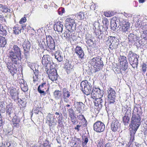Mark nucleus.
Here are the masks:
<instances>
[{"label":"nucleus","instance_id":"obj_54","mask_svg":"<svg viewBox=\"0 0 147 147\" xmlns=\"http://www.w3.org/2000/svg\"><path fill=\"white\" fill-rule=\"evenodd\" d=\"M38 91L41 94L43 95V96H45L46 94V93H45V91H44V90L40 89H38Z\"/></svg>","mask_w":147,"mask_h":147},{"label":"nucleus","instance_id":"obj_29","mask_svg":"<svg viewBox=\"0 0 147 147\" xmlns=\"http://www.w3.org/2000/svg\"><path fill=\"white\" fill-rule=\"evenodd\" d=\"M130 119V117L127 116H124L123 118V123L125 125H127L129 123V122Z\"/></svg>","mask_w":147,"mask_h":147},{"label":"nucleus","instance_id":"obj_43","mask_svg":"<svg viewBox=\"0 0 147 147\" xmlns=\"http://www.w3.org/2000/svg\"><path fill=\"white\" fill-rule=\"evenodd\" d=\"M70 118L71 122L74 125H76L78 123V120L75 116L70 117Z\"/></svg>","mask_w":147,"mask_h":147},{"label":"nucleus","instance_id":"obj_20","mask_svg":"<svg viewBox=\"0 0 147 147\" xmlns=\"http://www.w3.org/2000/svg\"><path fill=\"white\" fill-rule=\"evenodd\" d=\"M13 109L9 108L6 111V116L9 120H11L15 115Z\"/></svg>","mask_w":147,"mask_h":147},{"label":"nucleus","instance_id":"obj_24","mask_svg":"<svg viewBox=\"0 0 147 147\" xmlns=\"http://www.w3.org/2000/svg\"><path fill=\"white\" fill-rule=\"evenodd\" d=\"M12 118L13 119H11L13 123V126L16 127H18L20 122V119L18 118L17 117L16 115Z\"/></svg>","mask_w":147,"mask_h":147},{"label":"nucleus","instance_id":"obj_3","mask_svg":"<svg viewBox=\"0 0 147 147\" xmlns=\"http://www.w3.org/2000/svg\"><path fill=\"white\" fill-rule=\"evenodd\" d=\"M65 22V27L67 30V32L66 31V33L65 32V34H66L65 37L68 41L70 39V30H73L75 29L76 24L74 20L71 18H66Z\"/></svg>","mask_w":147,"mask_h":147},{"label":"nucleus","instance_id":"obj_47","mask_svg":"<svg viewBox=\"0 0 147 147\" xmlns=\"http://www.w3.org/2000/svg\"><path fill=\"white\" fill-rule=\"evenodd\" d=\"M147 65L146 64L144 63L142 65V70L143 72L145 73L146 70L147 68Z\"/></svg>","mask_w":147,"mask_h":147},{"label":"nucleus","instance_id":"obj_60","mask_svg":"<svg viewBox=\"0 0 147 147\" xmlns=\"http://www.w3.org/2000/svg\"><path fill=\"white\" fill-rule=\"evenodd\" d=\"M81 126V125H77L76 127H74L75 129L76 130L78 131L80 130V128Z\"/></svg>","mask_w":147,"mask_h":147},{"label":"nucleus","instance_id":"obj_58","mask_svg":"<svg viewBox=\"0 0 147 147\" xmlns=\"http://www.w3.org/2000/svg\"><path fill=\"white\" fill-rule=\"evenodd\" d=\"M78 141L79 142L77 144L76 142L74 144V147H77L78 146V145H79L80 143H81V141L80 140V139L78 138L77 139Z\"/></svg>","mask_w":147,"mask_h":147},{"label":"nucleus","instance_id":"obj_57","mask_svg":"<svg viewBox=\"0 0 147 147\" xmlns=\"http://www.w3.org/2000/svg\"><path fill=\"white\" fill-rule=\"evenodd\" d=\"M98 27L99 31L100 32H102L104 31V30H105V28L104 29L103 27L102 26H98Z\"/></svg>","mask_w":147,"mask_h":147},{"label":"nucleus","instance_id":"obj_61","mask_svg":"<svg viewBox=\"0 0 147 147\" xmlns=\"http://www.w3.org/2000/svg\"><path fill=\"white\" fill-rule=\"evenodd\" d=\"M70 96V92L69 91H67L66 92H65V96L68 98Z\"/></svg>","mask_w":147,"mask_h":147},{"label":"nucleus","instance_id":"obj_2","mask_svg":"<svg viewBox=\"0 0 147 147\" xmlns=\"http://www.w3.org/2000/svg\"><path fill=\"white\" fill-rule=\"evenodd\" d=\"M9 55L13 63L17 64L19 60L21 59V53L20 49L17 46L14 45L12 51L9 52Z\"/></svg>","mask_w":147,"mask_h":147},{"label":"nucleus","instance_id":"obj_46","mask_svg":"<svg viewBox=\"0 0 147 147\" xmlns=\"http://www.w3.org/2000/svg\"><path fill=\"white\" fill-rule=\"evenodd\" d=\"M55 115H56L57 118H59L58 120V122L60 124L61 123V124H62L61 123L62 121H61V120H62V118L61 117H60L59 113L56 112L55 113Z\"/></svg>","mask_w":147,"mask_h":147},{"label":"nucleus","instance_id":"obj_35","mask_svg":"<svg viewBox=\"0 0 147 147\" xmlns=\"http://www.w3.org/2000/svg\"><path fill=\"white\" fill-rule=\"evenodd\" d=\"M5 27L2 26L0 29V34L3 36H6L7 33L6 28Z\"/></svg>","mask_w":147,"mask_h":147},{"label":"nucleus","instance_id":"obj_26","mask_svg":"<svg viewBox=\"0 0 147 147\" xmlns=\"http://www.w3.org/2000/svg\"><path fill=\"white\" fill-rule=\"evenodd\" d=\"M61 55L62 54L59 51H56L55 54V58L59 62L62 61L63 60V57Z\"/></svg>","mask_w":147,"mask_h":147},{"label":"nucleus","instance_id":"obj_15","mask_svg":"<svg viewBox=\"0 0 147 147\" xmlns=\"http://www.w3.org/2000/svg\"><path fill=\"white\" fill-rule=\"evenodd\" d=\"M24 50V54L25 56L28 55L30 51L31 45L30 42L28 40H25L22 45Z\"/></svg>","mask_w":147,"mask_h":147},{"label":"nucleus","instance_id":"obj_21","mask_svg":"<svg viewBox=\"0 0 147 147\" xmlns=\"http://www.w3.org/2000/svg\"><path fill=\"white\" fill-rule=\"evenodd\" d=\"M6 65L8 69L11 71L10 72L11 73V71L13 72H15L17 71V67L13 63L11 62L7 63H6Z\"/></svg>","mask_w":147,"mask_h":147},{"label":"nucleus","instance_id":"obj_41","mask_svg":"<svg viewBox=\"0 0 147 147\" xmlns=\"http://www.w3.org/2000/svg\"><path fill=\"white\" fill-rule=\"evenodd\" d=\"M9 94L12 97L16 96L17 94V91L15 89H12L10 90Z\"/></svg>","mask_w":147,"mask_h":147},{"label":"nucleus","instance_id":"obj_22","mask_svg":"<svg viewBox=\"0 0 147 147\" xmlns=\"http://www.w3.org/2000/svg\"><path fill=\"white\" fill-rule=\"evenodd\" d=\"M64 24V23L63 22L62 20L61 19L58 25H54V30H55V28L56 27V30L58 32H61L63 31V24Z\"/></svg>","mask_w":147,"mask_h":147},{"label":"nucleus","instance_id":"obj_25","mask_svg":"<svg viewBox=\"0 0 147 147\" xmlns=\"http://www.w3.org/2000/svg\"><path fill=\"white\" fill-rule=\"evenodd\" d=\"M141 111V109L140 106L138 104H136L134 106V109L133 111L132 114L134 113H136V115H140V114Z\"/></svg>","mask_w":147,"mask_h":147},{"label":"nucleus","instance_id":"obj_30","mask_svg":"<svg viewBox=\"0 0 147 147\" xmlns=\"http://www.w3.org/2000/svg\"><path fill=\"white\" fill-rule=\"evenodd\" d=\"M16 145V142L14 141H11L6 143V146L5 147H15Z\"/></svg>","mask_w":147,"mask_h":147},{"label":"nucleus","instance_id":"obj_13","mask_svg":"<svg viewBox=\"0 0 147 147\" xmlns=\"http://www.w3.org/2000/svg\"><path fill=\"white\" fill-rule=\"evenodd\" d=\"M46 40L47 45L51 50H54L55 49V43L54 39L51 36H47Z\"/></svg>","mask_w":147,"mask_h":147},{"label":"nucleus","instance_id":"obj_6","mask_svg":"<svg viewBox=\"0 0 147 147\" xmlns=\"http://www.w3.org/2000/svg\"><path fill=\"white\" fill-rule=\"evenodd\" d=\"M80 86L82 92L86 95H89L91 92L92 86L87 80L82 81L80 84Z\"/></svg>","mask_w":147,"mask_h":147},{"label":"nucleus","instance_id":"obj_17","mask_svg":"<svg viewBox=\"0 0 147 147\" xmlns=\"http://www.w3.org/2000/svg\"><path fill=\"white\" fill-rule=\"evenodd\" d=\"M128 38L129 42L134 43L136 42H137V40H139V37L136 35L130 33L128 35Z\"/></svg>","mask_w":147,"mask_h":147},{"label":"nucleus","instance_id":"obj_16","mask_svg":"<svg viewBox=\"0 0 147 147\" xmlns=\"http://www.w3.org/2000/svg\"><path fill=\"white\" fill-rule=\"evenodd\" d=\"M100 89L98 88H93L92 90L91 91V98L93 99H94L96 98H98L99 96H101L102 95L100 94Z\"/></svg>","mask_w":147,"mask_h":147},{"label":"nucleus","instance_id":"obj_63","mask_svg":"<svg viewBox=\"0 0 147 147\" xmlns=\"http://www.w3.org/2000/svg\"><path fill=\"white\" fill-rule=\"evenodd\" d=\"M26 25H21V27L22 28L21 29L22 30H24V27H25Z\"/></svg>","mask_w":147,"mask_h":147},{"label":"nucleus","instance_id":"obj_50","mask_svg":"<svg viewBox=\"0 0 147 147\" xmlns=\"http://www.w3.org/2000/svg\"><path fill=\"white\" fill-rule=\"evenodd\" d=\"M140 27H141L142 29L144 30V31H147V24H144L143 25H142L141 26H140Z\"/></svg>","mask_w":147,"mask_h":147},{"label":"nucleus","instance_id":"obj_11","mask_svg":"<svg viewBox=\"0 0 147 147\" xmlns=\"http://www.w3.org/2000/svg\"><path fill=\"white\" fill-rule=\"evenodd\" d=\"M120 26L121 27V28L120 27V30L123 33L124 35L127 34L130 30L129 23L128 22L124 21L123 22L121 25H119V27Z\"/></svg>","mask_w":147,"mask_h":147},{"label":"nucleus","instance_id":"obj_39","mask_svg":"<svg viewBox=\"0 0 147 147\" xmlns=\"http://www.w3.org/2000/svg\"><path fill=\"white\" fill-rule=\"evenodd\" d=\"M67 113L69 114L70 117L74 116L75 115L74 111L71 108L67 109Z\"/></svg>","mask_w":147,"mask_h":147},{"label":"nucleus","instance_id":"obj_34","mask_svg":"<svg viewBox=\"0 0 147 147\" xmlns=\"http://www.w3.org/2000/svg\"><path fill=\"white\" fill-rule=\"evenodd\" d=\"M21 88L22 91L24 92L27 91L28 88L26 83L24 82L21 84Z\"/></svg>","mask_w":147,"mask_h":147},{"label":"nucleus","instance_id":"obj_62","mask_svg":"<svg viewBox=\"0 0 147 147\" xmlns=\"http://www.w3.org/2000/svg\"><path fill=\"white\" fill-rule=\"evenodd\" d=\"M42 146V147H50V145H49L45 143H44L43 144Z\"/></svg>","mask_w":147,"mask_h":147},{"label":"nucleus","instance_id":"obj_27","mask_svg":"<svg viewBox=\"0 0 147 147\" xmlns=\"http://www.w3.org/2000/svg\"><path fill=\"white\" fill-rule=\"evenodd\" d=\"M131 109L130 107L125 108L124 107L122 108V111L125 112V116H128L129 117H130L131 116Z\"/></svg>","mask_w":147,"mask_h":147},{"label":"nucleus","instance_id":"obj_48","mask_svg":"<svg viewBox=\"0 0 147 147\" xmlns=\"http://www.w3.org/2000/svg\"><path fill=\"white\" fill-rule=\"evenodd\" d=\"M46 83H43L41 85L38 86V89H40L44 90V88H45L46 86Z\"/></svg>","mask_w":147,"mask_h":147},{"label":"nucleus","instance_id":"obj_23","mask_svg":"<svg viewBox=\"0 0 147 147\" xmlns=\"http://www.w3.org/2000/svg\"><path fill=\"white\" fill-rule=\"evenodd\" d=\"M84 105L83 103L82 102H75V107L76 108V111H77L79 113H80L82 110L81 107Z\"/></svg>","mask_w":147,"mask_h":147},{"label":"nucleus","instance_id":"obj_45","mask_svg":"<svg viewBox=\"0 0 147 147\" xmlns=\"http://www.w3.org/2000/svg\"><path fill=\"white\" fill-rule=\"evenodd\" d=\"M102 23L107 28V29L109 25V22L107 19L106 18H104L102 21Z\"/></svg>","mask_w":147,"mask_h":147},{"label":"nucleus","instance_id":"obj_51","mask_svg":"<svg viewBox=\"0 0 147 147\" xmlns=\"http://www.w3.org/2000/svg\"><path fill=\"white\" fill-rule=\"evenodd\" d=\"M105 37V35L103 32H100V34L98 35V38L100 39H103Z\"/></svg>","mask_w":147,"mask_h":147},{"label":"nucleus","instance_id":"obj_32","mask_svg":"<svg viewBox=\"0 0 147 147\" xmlns=\"http://www.w3.org/2000/svg\"><path fill=\"white\" fill-rule=\"evenodd\" d=\"M110 24L111 29L113 31H115L116 29V28H117L116 22L114 20L111 21V22Z\"/></svg>","mask_w":147,"mask_h":147},{"label":"nucleus","instance_id":"obj_55","mask_svg":"<svg viewBox=\"0 0 147 147\" xmlns=\"http://www.w3.org/2000/svg\"><path fill=\"white\" fill-rule=\"evenodd\" d=\"M26 21V19L25 17L22 18L20 20L19 23L20 24H22L23 23L25 22Z\"/></svg>","mask_w":147,"mask_h":147},{"label":"nucleus","instance_id":"obj_28","mask_svg":"<svg viewBox=\"0 0 147 147\" xmlns=\"http://www.w3.org/2000/svg\"><path fill=\"white\" fill-rule=\"evenodd\" d=\"M6 40L5 38L0 36V47H4L6 44Z\"/></svg>","mask_w":147,"mask_h":147},{"label":"nucleus","instance_id":"obj_4","mask_svg":"<svg viewBox=\"0 0 147 147\" xmlns=\"http://www.w3.org/2000/svg\"><path fill=\"white\" fill-rule=\"evenodd\" d=\"M119 40L115 37L109 36L108 39L107 41V45L109 46V48L111 50H109L110 52L113 50L116 49L118 47L119 44Z\"/></svg>","mask_w":147,"mask_h":147},{"label":"nucleus","instance_id":"obj_7","mask_svg":"<svg viewBox=\"0 0 147 147\" xmlns=\"http://www.w3.org/2000/svg\"><path fill=\"white\" fill-rule=\"evenodd\" d=\"M91 64L94 66L95 72L98 71L102 69L103 66L102 61L101 58H94L91 61Z\"/></svg>","mask_w":147,"mask_h":147},{"label":"nucleus","instance_id":"obj_18","mask_svg":"<svg viewBox=\"0 0 147 147\" xmlns=\"http://www.w3.org/2000/svg\"><path fill=\"white\" fill-rule=\"evenodd\" d=\"M120 124L117 120H114L111 125V129L113 131H116L119 129Z\"/></svg>","mask_w":147,"mask_h":147},{"label":"nucleus","instance_id":"obj_42","mask_svg":"<svg viewBox=\"0 0 147 147\" xmlns=\"http://www.w3.org/2000/svg\"><path fill=\"white\" fill-rule=\"evenodd\" d=\"M13 32L14 33L16 34H18L19 33L21 32V30H22L21 29H20L18 27H16L13 28Z\"/></svg>","mask_w":147,"mask_h":147},{"label":"nucleus","instance_id":"obj_40","mask_svg":"<svg viewBox=\"0 0 147 147\" xmlns=\"http://www.w3.org/2000/svg\"><path fill=\"white\" fill-rule=\"evenodd\" d=\"M0 8L1 11L4 13L10 12V10L8 8L3 6L1 7Z\"/></svg>","mask_w":147,"mask_h":147},{"label":"nucleus","instance_id":"obj_37","mask_svg":"<svg viewBox=\"0 0 147 147\" xmlns=\"http://www.w3.org/2000/svg\"><path fill=\"white\" fill-rule=\"evenodd\" d=\"M87 43L89 47H93L96 46V44L91 39L88 40L87 41Z\"/></svg>","mask_w":147,"mask_h":147},{"label":"nucleus","instance_id":"obj_10","mask_svg":"<svg viewBox=\"0 0 147 147\" xmlns=\"http://www.w3.org/2000/svg\"><path fill=\"white\" fill-rule=\"evenodd\" d=\"M93 128L95 131L97 132H101L104 131L105 126L103 122L100 121H97L94 124Z\"/></svg>","mask_w":147,"mask_h":147},{"label":"nucleus","instance_id":"obj_36","mask_svg":"<svg viewBox=\"0 0 147 147\" xmlns=\"http://www.w3.org/2000/svg\"><path fill=\"white\" fill-rule=\"evenodd\" d=\"M54 95L56 98H59L61 95V91L59 90H55L54 92Z\"/></svg>","mask_w":147,"mask_h":147},{"label":"nucleus","instance_id":"obj_14","mask_svg":"<svg viewBox=\"0 0 147 147\" xmlns=\"http://www.w3.org/2000/svg\"><path fill=\"white\" fill-rule=\"evenodd\" d=\"M42 63L44 66L45 68L48 67V65L49 67L51 66L52 65L51 64V58L49 55H44L42 58Z\"/></svg>","mask_w":147,"mask_h":147},{"label":"nucleus","instance_id":"obj_12","mask_svg":"<svg viewBox=\"0 0 147 147\" xmlns=\"http://www.w3.org/2000/svg\"><path fill=\"white\" fill-rule=\"evenodd\" d=\"M94 102L95 106H98L99 108H101L102 105L105 103V98L102 96H99L94 99Z\"/></svg>","mask_w":147,"mask_h":147},{"label":"nucleus","instance_id":"obj_5","mask_svg":"<svg viewBox=\"0 0 147 147\" xmlns=\"http://www.w3.org/2000/svg\"><path fill=\"white\" fill-rule=\"evenodd\" d=\"M128 59L130 64L134 68H137L139 56L135 53H134L132 51H130L128 55Z\"/></svg>","mask_w":147,"mask_h":147},{"label":"nucleus","instance_id":"obj_64","mask_svg":"<svg viewBox=\"0 0 147 147\" xmlns=\"http://www.w3.org/2000/svg\"><path fill=\"white\" fill-rule=\"evenodd\" d=\"M145 1V0H139V2L140 3H143Z\"/></svg>","mask_w":147,"mask_h":147},{"label":"nucleus","instance_id":"obj_38","mask_svg":"<svg viewBox=\"0 0 147 147\" xmlns=\"http://www.w3.org/2000/svg\"><path fill=\"white\" fill-rule=\"evenodd\" d=\"M120 64L127 61L126 57L123 56H120L119 58Z\"/></svg>","mask_w":147,"mask_h":147},{"label":"nucleus","instance_id":"obj_44","mask_svg":"<svg viewBox=\"0 0 147 147\" xmlns=\"http://www.w3.org/2000/svg\"><path fill=\"white\" fill-rule=\"evenodd\" d=\"M65 65V68L67 69H70L72 68V66L70 63H69L68 60H66V63Z\"/></svg>","mask_w":147,"mask_h":147},{"label":"nucleus","instance_id":"obj_52","mask_svg":"<svg viewBox=\"0 0 147 147\" xmlns=\"http://www.w3.org/2000/svg\"><path fill=\"white\" fill-rule=\"evenodd\" d=\"M83 140L84 141L82 142V144L83 146H86V145L88 142V138H85Z\"/></svg>","mask_w":147,"mask_h":147},{"label":"nucleus","instance_id":"obj_56","mask_svg":"<svg viewBox=\"0 0 147 147\" xmlns=\"http://www.w3.org/2000/svg\"><path fill=\"white\" fill-rule=\"evenodd\" d=\"M105 15L107 17H110L111 16V14L109 11H107L105 12Z\"/></svg>","mask_w":147,"mask_h":147},{"label":"nucleus","instance_id":"obj_31","mask_svg":"<svg viewBox=\"0 0 147 147\" xmlns=\"http://www.w3.org/2000/svg\"><path fill=\"white\" fill-rule=\"evenodd\" d=\"M121 65V70H122L124 71H125L127 69L128 67V62L127 61L121 64H120Z\"/></svg>","mask_w":147,"mask_h":147},{"label":"nucleus","instance_id":"obj_53","mask_svg":"<svg viewBox=\"0 0 147 147\" xmlns=\"http://www.w3.org/2000/svg\"><path fill=\"white\" fill-rule=\"evenodd\" d=\"M64 12V8H59L58 10V13L60 15H62Z\"/></svg>","mask_w":147,"mask_h":147},{"label":"nucleus","instance_id":"obj_49","mask_svg":"<svg viewBox=\"0 0 147 147\" xmlns=\"http://www.w3.org/2000/svg\"><path fill=\"white\" fill-rule=\"evenodd\" d=\"M18 102L20 103H22V104L21 105L23 107H25L26 106V102L24 101H23L20 98H18Z\"/></svg>","mask_w":147,"mask_h":147},{"label":"nucleus","instance_id":"obj_19","mask_svg":"<svg viewBox=\"0 0 147 147\" xmlns=\"http://www.w3.org/2000/svg\"><path fill=\"white\" fill-rule=\"evenodd\" d=\"M75 52L78 56L79 57L82 59L83 58L84 54L82 48L77 46L75 49Z\"/></svg>","mask_w":147,"mask_h":147},{"label":"nucleus","instance_id":"obj_9","mask_svg":"<svg viewBox=\"0 0 147 147\" xmlns=\"http://www.w3.org/2000/svg\"><path fill=\"white\" fill-rule=\"evenodd\" d=\"M115 92L113 89L110 88L108 90L107 94L109 105L113 104L115 102Z\"/></svg>","mask_w":147,"mask_h":147},{"label":"nucleus","instance_id":"obj_8","mask_svg":"<svg viewBox=\"0 0 147 147\" xmlns=\"http://www.w3.org/2000/svg\"><path fill=\"white\" fill-rule=\"evenodd\" d=\"M45 71L48 75V77L52 81L56 80L57 79V73L56 69L53 66H50V69L48 67L45 68Z\"/></svg>","mask_w":147,"mask_h":147},{"label":"nucleus","instance_id":"obj_1","mask_svg":"<svg viewBox=\"0 0 147 147\" xmlns=\"http://www.w3.org/2000/svg\"><path fill=\"white\" fill-rule=\"evenodd\" d=\"M141 115H135L133 114L131 118V121L130 126L131 128L130 130V135L131 136L130 139L133 138L134 139V136L136 131L140 126L141 123Z\"/></svg>","mask_w":147,"mask_h":147},{"label":"nucleus","instance_id":"obj_59","mask_svg":"<svg viewBox=\"0 0 147 147\" xmlns=\"http://www.w3.org/2000/svg\"><path fill=\"white\" fill-rule=\"evenodd\" d=\"M78 119L80 120H82L83 119H84V120L86 121V119H85L84 116L83 115H79L78 116Z\"/></svg>","mask_w":147,"mask_h":147},{"label":"nucleus","instance_id":"obj_33","mask_svg":"<svg viewBox=\"0 0 147 147\" xmlns=\"http://www.w3.org/2000/svg\"><path fill=\"white\" fill-rule=\"evenodd\" d=\"M76 16L78 18V20H81L84 18V14L83 12H80L76 14Z\"/></svg>","mask_w":147,"mask_h":147}]
</instances>
